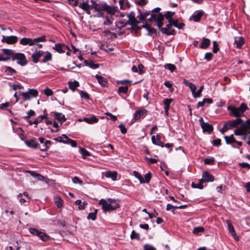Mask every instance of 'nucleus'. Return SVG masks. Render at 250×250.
Returning <instances> with one entry per match:
<instances>
[{"label":"nucleus","instance_id":"obj_1","mask_svg":"<svg viewBox=\"0 0 250 250\" xmlns=\"http://www.w3.org/2000/svg\"><path fill=\"white\" fill-rule=\"evenodd\" d=\"M234 134L237 136L244 135L242 140H246L247 135L250 134V118L247 120L240 127L236 128L234 131Z\"/></svg>","mask_w":250,"mask_h":250},{"label":"nucleus","instance_id":"obj_2","mask_svg":"<svg viewBox=\"0 0 250 250\" xmlns=\"http://www.w3.org/2000/svg\"><path fill=\"white\" fill-rule=\"evenodd\" d=\"M46 41V37L45 36H42L33 39L28 38H23L20 40V43L22 45H29V46H33L37 42H45Z\"/></svg>","mask_w":250,"mask_h":250},{"label":"nucleus","instance_id":"obj_3","mask_svg":"<svg viewBox=\"0 0 250 250\" xmlns=\"http://www.w3.org/2000/svg\"><path fill=\"white\" fill-rule=\"evenodd\" d=\"M91 2V4H90V9H94L96 11L98 12L105 11L110 13L113 12V8L106 4L97 3L96 2L92 0Z\"/></svg>","mask_w":250,"mask_h":250},{"label":"nucleus","instance_id":"obj_4","mask_svg":"<svg viewBox=\"0 0 250 250\" xmlns=\"http://www.w3.org/2000/svg\"><path fill=\"white\" fill-rule=\"evenodd\" d=\"M99 204L102 205V208L104 212L115 210L120 207V205L109 204L106 200L103 199L100 200Z\"/></svg>","mask_w":250,"mask_h":250},{"label":"nucleus","instance_id":"obj_5","mask_svg":"<svg viewBox=\"0 0 250 250\" xmlns=\"http://www.w3.org/2000/svg\"><path fill=\"white\" fill-rule=\"evenodd\" d=\"M127 17L128 18V20L125 23L124 25H130L132 26L133 29L136 30L139 29V28L138 27V24L140 23V21L136 20L134 12H130L127 15Z\"/></svg>","mask_w":250,"mask_h":250},{"label":"nucleus","instance_id":"obj_6","mask_svg":"<svg viewBox=\"0 0 250 250\" xmlns=\"http://www.w3.org/2000/svg\"><path fill=\"white\" fill-rule=\"evenodd\" d=\"M20 95L22 96L24 101L30 100L31 97H36L38 95V91L35 89H29L27 92H19Z\"/></svg>","mask_w":250,"mask_h":250},{"label":"nucleus","instance_id":"obj_7","mask_svg":"<svg viewBox=\"0 0 250 250\" xmlns=\"http://www.w3.org/2000/svg\"><path fill=\"white\" fill-rule=\"evenodd\" d=\"M17 61V63L21 66H25L28 63L25 55L22 53H16L12 58V61Z\"/></svg>","mask_w":250,"mask_h":250},{"label":"nucleus","instance_id":"obj_8","mask_svg":"<svg viewBox=\"0 0 250 250\" xmlns=\"http://www.w3.org/2000/svg\"><path fill=\"white\" fill-rule=\"evenodd\" d=\"M244 123L243 120L240 118H237L235 120H230L226 122L225 124L228 128V129L229 130L233 128L236 127L239 125H242Z\"/></svg>","mask_w":250,"mask_h":250},{"label":"nucleus","instance_id":"obj_9","mask_svg":"<svg viewBox=\"0 0 250 250\" xmlns=\"http://www.w3.org/2000/svg\"><path fill=\"white\" fill-rule=\"evenodd\" d=\"M199 121L203 131L207 132L208 134L211 133L213 129V126L208 123H205L203 118H200Z\"/></svg>","mask_w":250,"mask_h":250},{"label":"nucleus","instance_id":"obj_10","mask_svg":"<svg viewBox=\"0 0 250 250\" xmlns=\"http://www.w3.org/2000/svg\"><path fill=\"white\" fill-rule=\"evenodd\" d=\"M227 108L230 112L229 115L230 116L237 118L243 116V115L241 114V112L238 107H236L233 105H229L228 106Z\"/></svg>","mask_w":250,"mask_h":250},{"label":"nucleus","instance_id":"obj_11","mask_svg":"<svg viewBox=\"0 0 250 250\" xmlns=\"http://www.w3.org/2000/svg\"><path fill=\"white\" fill-rule=\"evenodd\" d=\"M18 41V38L15 36H2L1 42L8 44L16 43Z\"/></svg>","mask_w":250,"mask_h":250},{"label":"nucleus","instance_id":"obj_12","mask_svg":"<svg viewBox=\"0 0 250 250\" xmlns=\"http://www.w3.org/2000/svg\"><path fill=\"white\" fill-rule=\"evenodd\" d=\"M18 198L21 204H24L25 203L29 204L30 201V198L27 192H24L23 193H19L18 195Z\"/></svg>","mask_w":250,"mask_h":250},{"label":"nucleus","instance_id":"obj_13","mask_svg":"<svg viewBox=\"0 0 250 250\" xmlns=\"http://www.w3.org/2000/svg\"><path fill=\"white\" fill-rule=\"evenodd\" d=\"M147 112V111L145 109L138 110L134 113L133 119L136 121L144 118L146 115Z\"/></svg>","mask_w":250,"mask_h":250},{"label":"nucleus","instance_id":"obj_14","mask_svg":"<svg viewBox=\"0 0 250 250\" xmlns=\"http://www.w3.org/2000/svg\"><path fill=\"white\" fill-rule=\"evenodd\" d=\"M52 48L59 53H64L66 49H68L67 46L65 45L64 43H60L56 44Z\"/></svg>","mask_w":250,"mask_h":250},{"label":"nucleus","instance_id":"obj_15","mask_svg":"<svg viewBox=\"0 0 250 250\" xmlns=\"http://www.w3.org/2000/svg\"><path fill=\"white\" fill-rule=\"evenodd\" d=\"M79 7L86 11L88 15L91 14L90 5L89 4L88 1L83 0L82 2H79L78 5Z\"/></svg>","mask_w":250,"mask_h":250},{"label":"nucleus","instance_id":"obj_16","mask_svg":"<svg viewBox=\"0 0 250 250\" xmlns=\"http://www.w3.org/2000/svg\"><path fill=\"white\" fill-rule=\"evenodd\" d=\"M228 228L230 233H231V235L233 236V238L236 241H238L239 240V238L237 236L234 228L232 225L230 221L229 220L226 221Z\"/></svg>","mask_w":250,"mask_h":250},{"label":"nucleus","instance_id":"obj_17","mask_svg":"<svg viewBox=\"0 0 250 250\" xmlns=\"http://www.w3.org/2000/svg\"><path fill=\"white\" fill-rule=\"evenodd\" d=\"M202 182H213L214 180V176L208 171H204L202 174Z\"/></svg>","mask_w":250,"mask_h":250},{"label":"nucleus","instance_id":"obj_18","mask_svg":"<svg viewBox=\"0 0 250 250\" xmlns=\"http://www.w3.org/2000/svg\"><path fill=\"white\" fill-rule=\"evenodd\" d=\"M172 25L171 23L166 25V27L161 28V32L163 34H166L167 35H174L175 31L174 29L171 28Z\"/></svg>","mask_w":250,"mask_h":250},{"label":"nucleus","instance_id":"obj_19","mask_svg":"<svg viewBox=\"0 0 250 250\" xmlns=\"http://www.w3.org/2000/svg\"><path fill=\"white\" fill-rule=\"evenodd\" d=\"M44 52L42 50H39L32 54L31 57L33 62L37 63L39 61V59L43 55Z\"/></svg>","mask_w":250,"mask_h":250},{"label":"nucleus","instance_id":"obj_20","mask_svg":"<svg viewBox=\"0 0 250 250\" xmlns=\"http://www.w3.org/2000/svg\"><path fill=\"white\" fill-rule=\"evenodd\" d=\"M25 143L27 146L33 148H38L39 145L36 142L35 139H32L29 140L25 141Z\"/></svg>","mask_w":250,"mask_h":250},{"label":"nucleus","instance_id":"obj_21","mask_svg":"<svg viewBox=\"0 0 250 250\" xmlns=\"http://www.w3.org/2000/svg\"><path fill=\"white\" fill-rule=\"evenodd\" d=\"M203 11L202 10L196 11L192 16V18L193 21L195 22H199L201 17L203 16Z\"/></svg>","mask_w":250,"mask_h":250},{"label":"nucleus","instance_id":"obj_22","mask_svg":"<svg viewBox=\"0 0 250 250\" xmlns=\"http://www.w3.org/2000/svg\"><path fill=\"white\" fill-rule=\"evenodd\" d=\"M151 140L154 145L160 146L162 147H164V143L161 141V136L159 135L158 134L156 136H152Z\"/></svg>","mask_w":250,"mask_h":250},{"label":"nucleus","instance_id":"obj_23","mask_svg":"<svg viewBox=\"0 0 250 250\" xmlns=\"http://www.w3.org/2000/svg\"><path fill=\"white\" fill-rule=\"evenodd\" d=\"M187 207V205H181L179 206H174L170 204H168L167 205V210H172V213L174 214H175V210L177 208H180V209H183Z\"/></svg>","mask_w":250,"mask_h":250},{"label":"nucleus","instance_id":"obj_24","mask_svg":"<svg viewBox=\"0 0 250 250\" xmlns=\"http://www.w3.org/2000/svg\"><path fill=\"white\" fill-rule=\"evenodd\" d=\"M164 15L162 13H159L157 17V19L155 21L157 23V25L159 29L161 31V28H163L162 26L163 25V21L164 20Z\"/></svg>","mask_w":250,"mask_h":250},{"label":"nucleus","instance_id":"obj_25","mask_svg":"<svg viewBox=\"0 0 250 250\" xmlns=\"http://www.w3.org/2000/svg\"><path fill=\"white\" fill-rule=\"evenodd\" d=\"M106 178H111L112 180L115 181L117 179V172L115 171H107L104 174Z\"/></svg>","mask_w":250,"mask_h":250},{"label":"nucleus","instance_id":"obj_26","mask_svg":"<svg viewBox=\"0 0 250 250\" xmlns=\"http://www.w3.org/2000/svg\"><path fill=\"white\" fill-rule=\"evenodd\" d=\"M54 116L55 119L57 120L61 123L64 122L66 120L64 115L61 113L55 112Z\"/></svg>","mask_w":250,"mask_h":250},{"label":"nucleus","instance_id":"obj_27","mask_svg":"<svg viewBox=\"0 0 250 250\" xmlns=\"http://www.w3.org/2000/svg\"><path fill=\"white\" fill-rule=\"evenodd\" d=\"M2 51L3 52V53L7 56L5 58H9V60H12L13 56H14V54H15L16 53L14 52L13 50L9 49L4 48L2 49Z\"/></svg>","mask_w":250,"mask_h":250},{"label":"nucleus","instance_id":"obj_28","mask_svg":"<svg viewBox=\"0 0 250 250\" xmlns=\"http://www.w3.org/2000/svg\"><path fill=\"white\" fill-rule=\"evenodd\" d=\"M95 77L98 80V83L102 85V86H106L107 85V82L106 79L99 75L97 74L95 76Z\"/></svg>","mask_w":250,"mask_h":250},{"label":"nucleus","instance_id":"obj_29","mask_svg":"<svg viewBox=\"0 0 250 250\" xmlns=\"http://www.w3.org/2000/svg\"><path fill=\"white\" fill-rule=\"evenodd\" d=\"M83 121L89 124H92L97 123L99 120L95 116H93L89 118L85 117L83 119Z\"/></svg>","mask_w":250,"mask_h":250},{"label":"nucleus","instance_id":"obj_30","mask_svg":"<svg viewBox=\"0 0 250 250\" xmlns=\"http://www.w3.org/2000/svg\"><path fill=\"white\" fill-rule=\"evenodd\" d=\"M62 136L65 139L64 144H70L72 147H76L77 143L75 141L69 139L65 134H62Z\"/></svg>","mask_w":250,"mask_h":250},{"label":"nucleus","instance_id":"obj_31","mask_svg":"<svg viewBox=\"0 0 250 250\" xmlns=\"http://www.w3.org/2000/svg\"><path fill=\"white\" fill-rule=\"evenodd\" d=\"M202 40L203 41L200 47L202 49H206L210 45V41L208 39L205 37H203Z\"/></svg>","mask_w":250,"mask_h":250},{"label":"nucleus","instance_id":"obj_32","mask_svg":"<svg viewBox=\"0 0 250 250\" xmlns=\"http://www.w3.org/2000/svg\"><path fill=\"white\" fill-rule=\"evenodd\" d=\"M183 83L188 86L191 90L192 93H194V91L196 90V85L192 83L188 82L186 79H184L183 81Z\"/></svg>","mask_w":250,"mask_h":250},{"label":"nucleus","instance_id":"obj_33","mask_svg":"<svg viewBox=\"0 0 250 250\" xmlns=\"http://www.w3.org/2000/svg\"><path fill=\"white\" fill-rule=\"evenodd\" d=\"M169 23L178 29H182L185 24L183 23L178 22L177 20H170Z\"/></svg>","mask_w":250,"mask_h":250},{"label":"nucleus","instance_id":"obj_34","mask_svg":"<svg viewBox=\"0 0 250 250\" xmlns=\"http://www.w3.org/2000/svg\"><path fill=\"white\" fill-rule=\"evenodd\" d=\"M45 55L43 57V59L42 60V62L45 63L47 62L51 61L52 59V54L48 51L44 52Z\"/></svg>","mask_w":250,"mask_h":250},{"label":"nucleus","instance_id":"obj_35","mask_svg":"<svg viewBox=\"0 0 250 250\" xmlns=\"http://www.w3.org/2000/svg\"><path fill=\"white\" fill-rule=\"evenodd\" d=\"M29 173L31 174L33 177H35L36 179H37L39 181H43L44 179V177L41 175L40 174H39L38 173H36L34 171H27Z\"/></svg>","mask_w":250,"mask_h":250},{"label":"nucleus","instance_id":"obj_36","mask_svg":"<svg viewBox=\"0 0 250 250\" xmlns=\"http://www.w3.org/2000/svg\"><path fill=\"white\" fill-rule=\"evenodd\" d=\"M75 204L76 205L78 206V209L80 210L84 209L85 208V206L87 205V203L86 202L84 201L82 203L81 200H76Z\"/></svg>","mask_w":250,"mask_h":250},{"label":"nucleus","instance_id":"obj_37","mask_svg":"<svg viewBox=\"0 0 250 250\" xmlns=\"http://www.w3.org/2000/svg\"><path fill=\"white\" fill-rule=\"evenodd\" d=\"M69 87L73 91H74L76 88L79 86V83L77 81H74V82H68Z\"/></svg>","mask_w":250,"mask_h":250},{"label":"nucleus","instance_id":"obj_38","mask_svg":"<svg viewBox=\"0 0 250 250\" xmlns=\"http://www.w3.org/2000/svg\"><path fill=\"white\" fill-rule=\"evenodd\" d=\"M224 139L227 144H231L232 143L236 142V140H235V138L234 137L232 134L230 135L229 136H225Z\"/></svg>","mask_w":250,"mask_h":250},{"label":"nucleus","instance_id":"obj_39","mask_svg":"<svg viewBox=\"0 0 250 250\" xmlns=\"http://www.w3.org/2000/svg\"><path fill=\"white\" fill-rule=\"evenodd\" d=\"M128 87L127 86H120L118 88L117 92L118 94L122 93L126 94L128 92Z\"/></svg>","mask_w":250,"mask_h":250},{"label":"nucleus","instance_id":"obj_40","mask_svg":"<svg viewBox=\"0 0 250 250\" xmlns=\"http://www.w3.org/2000/svg\"><path fill=\"white\" fill-rule=\"evenodd\" d=\"M234 42L236 47L238 48H240L244 43V40L242 37H239L238 40H235Z\"/></svg>","mask_w":250,"mask_h":250},{"label":"nucleus","instance_id":"obj_41","mask_svg":"<svg viewBox=\"0 0 250 250\" xmlns=\"http://www.w3.org/2000/svg\"><path fill=\"white\" fill-rule=\"evenodd\" d=\"M29 231L30 233H31L32 235L39 236V235H41V233L42 232L39 229L33 228H30L29 229Z\"/></svg>","mask_w":250,"mask_h":250},{"label":"nucleus","instance_id":"obj_42","mask_svg":"<svg viewBox=\"0 0 250 250\" xmlns=\"http://www.w3.org/2000/svg\"><path fill=\"white\" fill-rule=\"evenodd\" d=\"M63 203V200L59 196L55 198V204L58 208H61L62 207Z\"/></svg>","mask_w":250,"mask_h":250},{"label":"nucleus","instance_id":"obj_43","mask_svg":"<svg viewBox=\"0 0 250 250\" xmlns=\"http://www.w3.org/2000/svg\"><path fill=\"white\" fill-rule=\"evenodd\" d=\"M51 144V142L49 140H46L45 141V143L44 144H43L42 145V147H39V148H40V149L41 150V151H45L49 147V145H50Z\"/></svg>","mask_w":250,"mask_h":250},{"label":"nucleus","instance_id":"obj_44","mask_svg":"<svg viewBox=\"0 0 250 250\" xmlns=\"http://www.w3.org/2000/svg\"><path fill=\"white\" fill-rule=\"evenodd\" d=\"M97 209H95L94 212L89 213L87 217V219L92 220V221H94L97 218Z\"/></svg>","mask_w":250,"mask_h":250},{"label":"nucleus","instance_id":"obj_45","mask_svg":"<svg viewBox=\"0 0 250 250\" xmlns=\"http://www.w3.org/2000/svg\"><path fill=\"white\" fill-rule=\"evenodd\" d=\"M204 89V85H202L200 86L199 89L197 90V91L196 92V91H194V93L192 94L194 98H199L201 96V93Z\"/></svg>","mask_w":250,"mask_h":250},{"label":"nucleus","instance_id":"obj_46","mask_svg":"<svg viewBox=\"0 0 250 250\" xmlns=\"http://www.w3.org/2000/svg\"><path fill=\"white\" fill-rule=\"evenodd\" d=\"M133 175L139 180L141 184L144 183V179L138 171H134Z\"/></svg>","mask_w":250,"mask_h":250},{"label":"nucleus","instance_id":"obj_47","mask_svg":"<svg viewBox=\"0 0 250 250\" xmlns=\"http://www.w3.org/2000/svg\"><path fill=\"white\" fill-rule=\"evenodd\" d=\"M84 62L85 64L88 65L90 68H93V69H96L99 67L98 64L95 63L92 61H90L89 62H88L87 61L85 60L84 61Z\"/></svg>","mask_w":250,"mask_h":250},{"label":"nucleus","instance_id":"obj_48","mask_svg":"<svg viewBox=\"0 0 250 250\" xmlns=\"http://www.w3.org/2000/svg\"><path fill=\"white\" fill-rule=\"evenodd\" d=\"M142 27L146 28L148 32V34L149 35H151L155 31L154 28L151 27L150 25H149L148 24L143 25H142Z\"/></svg>","mask_w":250,"mask_h":250},{"label":"nucleus","instance_id":"obj_49","mask_svg":"<svg viewBox=\"0 0 250 250\" xmlns=\"http://www.w3.org/2000/svg\"><path fill=\"white\" fill-rule=\"evenodd\" d=\"M238 108L241 112V114L243 115L245 111L248 108L247 104L245 103H242Z\"/></svg>","mask_w":250,"mask_h":250},{"label":"nucleus","instance_id":"obj_50","mask_svg":"<svg viewBox=\"0 0 250 250\" xmlns=\"http://www.w3.org/2000/svg\"><path fill=\"white\" fill-rule=\"evenodd\" d=\"M165 68L168 69L171 72H173L176 69L175 65L171 63H167L165 65Z\"/></svg>","mask_w":250,"mask_h":250},{"label":"nucleus","instance_id":"obj_51","mask_svg":"<svg viewBox=\"0 0 250 250\" xmlns=\"http://www.w3.org/2000/svg\"><path fill=\"white\" fill-rule=\"evenodd\" d=\"M205 230L204 227H195L193 230V233L194 234H198L199 232H203Z\"/></svg>","mask_w":250,"mask_h":250},{"label":"nucleus","instance_id":"obj_52","mask_svg":"<svg viewBox=\"0 0 250 250\" xmlns=\"http://www.w3.org/2000/svg\"><path fill=\"white\" fill-rule=\"evenodd\" d=\"M204 182H202V180L201 179L199 183L198 184H195L194 183H192L191 187L193 188H198L199 189H203L204 186L203 185Z\"/></svg>","mask_w":250,"mask_h":250},{"label":"nucleus","instance_id":"obj_53","mask_svg":"<svg viewBox=\"0 0 250 250\" xmlns=\"http://www.w3.org/2000/svg\"><path fill=\"white\" fill-rule=\"evenodd\" d=\"M38 237H39L42 241H47L50 238V237L48 235L43 232L41 233V235H39Z\"/></svg>","mask_w":250,"mask_h":250},{"label":"nucleus","instance_id":"obj_54","mask_svg":"<svg viewBox=\"0 0 250 250\" xmlns=\"http://www.w3.org/2000/svg\"><path fill=\"white\" fill-rule=\"evenodd\" d=\"M38 237H39L42 241H47L50 238V237L48 235L43 232L41 233V235H39Z\"/></svg>","mask_w":250,"mask_h":250},{"label":"nucleus","instance_id":"obj_55","mask_svg":"<svg viewBox=\"0 0 250 250\" xmlns=\"http://www.w3.org/2000/svg\"><path fill=\"white\" fill-rule=\"evenodd\" d=\"M204 162L205 165H213L215 160L213 158H207L204 159Z\"/></svg>","mask_w":250,"mask_h":250},{"label":"nucleus","instance_id":"obj_56","mask_svg":"<svg viewBox=\"0 0 250 250\" xmlns=\"http://www.w3.org/2000/svg\"><path fill=\"white\" fill-rule=\"evenodd\" d=\"M80 151L84 158L90 155V153L85 148L81 147Z\"/></svg>","mask_w":250,"mask_h":250},{"label":"nucleus","instance_id":"obj_57","mask_svg":"<svg viewBox=\"0 0 250 250\" xmlns=\"http://www.w3.org/2000/svg\"><path fill=\"white\" fill-rule=\"evenodd\" d=\"M175 12H172L170 11H167L166 14L165 15V17L166 19L168 20V22L169 23L170 20H173L172 19V17L174 15Z\"/></svg>","mask_w":250,"mask_h":250},{"label":"nucleus","instance_id":"obj_58","mask_svg":"<svg viewBox=\"0 0 250 250\" xmlns=\"http://www.w3.org/2000/svg\"><path fill=\"white\" fill-rule=\"evenodd\" d=\"M151 178V173L149 172L146 174H145L144 176V183H148Z\"/></svg>","mask_w":250,"mask_h":250},{"label":"nucleus","instance_id":"obj_59","mask_svg":"<svg viewBox=\"0 0 250 250\" xmlns=\"http://www.w3.org/2000/svg\"><path fill=\"white\" fill-rule=\"evenodd\" d=\"M130 237L132 239H136L137 240H139L140 239V235L139 233H137L134 230H132L131 232Z\"/></svg>","mask_w":250,"mask_h":250},{"label":"nucleus","instance_id":"obj_60","mask_svg":"<svg viewBox=\"0 0 250 250\" xmlns=\"http://www.w3.org/2000/svg\"><path fill=\"white\" fill-rule=\"evenodd\" d=\"M219 48L218 47V44H217V42L216 41H213V49H212V51L214 53H216L218 50H219Z\"/></svg>","mask_w":250,"mask_h":250},{"label":"nucleus","instance_id":"obj_61","mask_svg":"<svg viewBox=\"0 0 250 250\" xmlns=\"http://www.w3.org/2000/svg\"><path fill=\"white\" fill-rule=\"evenodd\" d=\"M5 72H7L9 74H13L16 73V71L13 69V68L10 67V66H6V69L5 70Z\"/></svg>","mask_w":250,"mask_h":250},{"label":"nucleus","instance_id":"obj_62","mask_svg":"<svg viewBox=\"0 0 250 250\" xmlns=\"http://www.w3.org/2000/svg\"><path fill=\"white\" fill-rule=\"evenodd\" d=\"M164 85L167 88H169L171 92L173 91L174 89L172 88V84L169 81H167L164 83Z\"/></svg>","mask_w":250,"mask_h":250},{"label":"nucleus","instance_id":"obj_63","mask_svg":"<svg viewBox=\"0 0 250 250\" xmlns=\"http://www.w3.org/2000/svg\"><path fill=\"white\" fill-rule=\"evenodd\" d=\"M107 202L109 204H111L112 205H116L117 204V205H119V200H117L116 199L108 198L107 200Z\"/></svg>","mask_w":250,"mask_h":250},{"label":"nucleus","instance_id":"obj_64","mask_svg":"<svg viewBox=\"0 0 250 250\" xmlns=\"http://www.w3.org/2000/svg\"><path fill=\"white\" fill-rule=\"evenodd\" d=\"M213 55L211 52L206 53L205 55V59L208 61H210L212 58Z\"/></svg>","mask_w":250,"mask_h":250}]
</instances>
